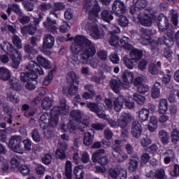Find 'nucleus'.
Instances as JSON below:
<instances>
[{
  "label": "nucleus",
  "instance_id": "f257e3e1",
  "mask_svg": "<svg viewBox=\"0 0 179 179\" xmlns=\"http://www.w3.org/2000/svg\"><path fill=\"white\" fill-rule=\"evenodd\" d=\"M73 54L78 55L81 51L80 59L83 64H87L89 58L96 55V45L90 39L82 35H78L74 38V43L71 45Z\"/></svg>",
  "mask_w": 179,
  "mask_h": 179
},
{
  "label": "nucleus",
  "instance_id": "f03ea898",
  "mask_svg": "<svg viewBox=\"0 0 179 179\" xmlns=\"http://www.w3.org/2000/svg\"><path fill=\"white\" fill-rule=\"evenodd\" d=\"M69 114V106L66 105V99L62 98L59 101V106H55L51 110V117L48 120L50 128H55L58 125V115H67Z\"/></svg>",
  "mask_w": 179,
  "mask_h": 179
},
{
  "label": "nucleus",
  "instance_id": "7ed1b4c3",
  "mask_svg": "<svg viewBox=\"0 0 179 179\" xmlns=\"http://www.w3.org/2000/svg\"><path fill=\"white\" fill-rule=\"evenodd\" d=\"M0 46L4 52H6L8 55L11 56L12 68H14V69H18L19 65H20V62L22 59V53H20L19 50L15 49L13 45L9 42L4 41L1 43Z\"/></svg>",
  "mask_w": 179,
  "mask_h": 179
},
{
  "label": "nucleus",
  "instance_id": "20e7f679",
  "mask_svg": "<svg viewBox=\"0 0 179 179\" xmlns=\"http://www.w3.org/2000/svg\"><path fill=\"white\" fill-rule=\"evenodd\" d=\"M83 8L85 9V10H90V20L96 22V18L99 17V13L101 10L99 1H97V0L94 1L91 0H85L84 1Z\"/></svg>",
  "mask_w": 179,
  "mask_h": 179
},
{
  "label": "nucleus",
  "instance_id": "39448f33",
  "mask_svg": "<svg viewBox=\"0 0 179 179\" xmlns=\"http://www.w3.org/2000/svg\"><path fill=\"white\" fill-rule=\"evenodd\" d=\"M82 120V113L79 110H72L70 113V121L66 125L64 124L61 129L63 132L69 131L71 134L76 130V122Z\"/></svg>",
  "mask_w": 179,
  "mask_h": 179
},
{
  "label": "nucleus",
  "instance_id": "423d86ee",
  "mask_svg": "<svg viewBox=\"0 0 179 179\" xmlns=\"http://www.w3.org/2000/svg\"><path fill=\"white\" fill-rule=\"evenodd\" d=\"M58 19V14H57L54 11H50L49 16L46 18V22H43V26L46 30H48V33H52V34H57L58 33V27L55 26L57 24V20Z\"/></svg>",
  "mask_w": 179,
  "mask_h": 179
},
{
  "label": "nucleus",
  "instance_id": "0eeeda50",
  "mask_svg": "<svg viewBox=\"0 0 179 179\" xmlns=\"http://www.w3.org/2000/svg\"><path fill=\"white\" fill-rule=\"evenodd\" d=\"M22 136H13L8 142V147L15 153L23 155L24 153V148L22 146Z\"/></svg>",
  "mask_w": 179,
  "mask_h": 179
},
{
  "label": "nucleus",
  "instance_id": "6e6552de",
  "mask_svg": "<svg viewBox=\"0 0 179 179\" xmlns=\"http://www.w3.org/2000/svg\"><path fill=\"white\" fill-rule=\"evenodd\" d=\"M85 27L90 30V36L94 40H101L104 38V30L96 24H92V22H89Z\"/></svg>",
  "mask_w": 179,
  "mask_h": 179
},
{
  "label": "nucleus",
  "instance_id": "1a4fd4ad",
  "mask_svg": "<svg viewBox=\"0 0 179 179\" xmlns=\"http://www.w3.org/2000/svg\"><path fill=\"white\" fill-rule=\"evenodd\" d=\"M109 33L110 34V37L109 38V44L113 47H117L120 44V37H118V33H120V28L117 26H114L113 24H110L109 27Z\"/></svg>",
  "mask_w": 179,
  "mask_h": 179
},
{
  "label": "nucleus",
  "instance_id": "9d476101",
  "mask_svg": "<svg viewBox=\"0 0 179 179\" xmlns=\"http://www.w3.org/2000/svg\"><path fill=\"white\" fill-rule=\"evenodd\" d=\"M87 107L90 110V111L95 113L99 118L107 120L106 115L103 113L104 111V104L100 103L98 105L96 103L90 102L87 104Z\"/></svg>",
  "mask_w": 179,
  "mask_h": 179
},
{
  "label": "nucleus",
  "instance_id": "9b49d317",
  "mask_svg": "<svg viewBox=\"0 0 179 179\" xmlns=\"http://www.w3.org/2000/svg\"><path fill=\"white\" fill-rule=\"evenodd\" d=\"M174 32L169 31L164 35L157 40V44L166 45V47H173L174 45Z\"/></svg>",
  "mask_w": 179,
  "mask_h": 179
},
{
  "label": "nucleus",
  "instance_id": "f8f14e48",
  "mask_svg": "<svg viewBox=\"0 0 179 179\" xmlns=\"http://www.w3.org/2000/svg\"><path fill=\"white\" fill-rule=\"evenodd\" d=\"M112 10L115 16H120L127 12V6L124 1L115 0L112 5Z\"/></svg>",
  "mask_w": 179,
  "mask_h": 179
},
{
  "label": "nucleus",
  "instance_id": "ddd939ff",
  "mask_svg": "<svg viewBox=\"0 0 179 179\" xmlns=\"http://www.w3.org/2000/svg\"><path fill=\"white\" fill-rule=\"evenodd\" d=\"M134 73L125 70L122 75V87H124V89H129L131 83L134 82Z\"/></svg>",
  "mask_w": 179,
  "mask_h": 179
},
{
  "label": "nucleus",
  "instance_id": "4468645a",
  "mask_svg": "<svg viewBox=\"0 0 179 179\" xmlns=\"http://www.w3.org/2000/svg\"><path fill=\"white\" fill-rule=\"evenodd\" d=\"M55 43V38L50 34H46L43 37V50H51L54 47Z\"/></svg>",
  "mask_w": 179,
  "mask_h": 179
},
{
  "label": "nucleus",
  "instance_id": "2eb2a0df",
  "mask_svg": "<svg viewBox=\"0 0 179 179\" xmlns=\"http://www.w3.org/2000/svg\"><path fill=\"white\" fill-rule=\"evenodd\" d=\"M26 69L29 71V73H38V75H44V71L35 62L31 61L26 66Z\"/></svg>",
  "mask_w": 179,
  "mask_h": 179
},
{
  "label": "nucleus",
  "instance_id": "dca6fc26",
  "mask_svg": "<svg viewBox=\"0 0 179 179\" xmlns=\"http://www.w3.org/2000/svg\"><path fill=\"white\" fill-rule=\"evenodd\" d=\"M150 30L146 28H141L140 29L141 43L144 45H148L150 43Z\"/></svg>",
  "mask_w": 179,
  "mask_h": 179
},
{
  "label": "nucleus",
  "instance_id": "f3484780",
  "mask_svg": "<svg viewBox=\"0 0 179 179\" xmlns=\"http://www.w3.org/2000/svg\"><path fill=\"white\" fill-rule=\"evenodd\" d=\"M131 132L132 136L138 139L142 135V125L138 121H134L131 124Z\"/></svg>",
  "mask_w": 179,
  "mask_h": 179
},
{
  "label": "nucleus",
  "instance_id": "a211bd4d",
  "mask_svg": "<svg viewBox=\"0 0 179 179\" xmlns=\"http://www.w3.org/2000/svg\"><path fill=\"white\" fill-rule=\"evenodd\" d=\"M169 20L164 15L158 17V27L160 31H166L169 29Z\"/></svg>",
  "mask_w": 179,
  "mask_h": 179
},
{
  "label": "nucleus",
  "instance_id": "6ab92c4d",
  "mask_svg": "<svg viewBox=\"0 0 179 179\" xmlns=\"http://www.w3.org/2000/svg\"><path fill=\"white\" fill-rule=\"evenodd\" d=\"M141 24L142 26H145L146 27H150L152 26V17L148 15H142V14H138L137 15Z\"/></svg>",
  "mask_w": 179,
  "mask_h": 179
},
{
  "label": "nucleus",
  "instance_id": "aec40b11",
  "mask_svg": "<svg viewBox=\"0 0 179 179\" xmlns=\"http://www.w3.org/2000/svg\"><path fill=\"white\" fill-rule=\"evenodd\" d=\"M160 69H162V62H157V66L154 63H150L148 65V70L149 73H150V75L159 74Z\"/></svg>",
  "mask_w": 179,
  "mask_h": 179
},
{
  "label": "nucleus",
  "instance_id": "412c9836",
  "mask_svg": "<svg viewBox=\"0 0 179 179\" xmlns=\"http://www.w3.org/2000/svg\"><path fill=\"white\" fill-rule=\"evenodd\" d=\"M109 85L112 90L115 92V93H120L121 86H122V83L118 78H113L110 80Z\"/></svg>",
  "mask_w": 179,
  "mask_h": 179
},
{
  "label": "nucleus",
  "instance_id": "4be33fe9",
  "mask_svg": "<svg viewBox=\"0 0 179 179\" xmlns=\"http://www.w3.org/2000/svg\"><path fill=\"white\" fill-rule=\"evenodd\" d=\"M36 60L38 64L45 68V69H50L51 68V62L47 59L45 57H43V55H39L36 57Z\"/></svg>",
  "mask_w": 179,
  "mask_h": 179
},
{
  "label": "nucleus",
  "instance_id": "5701e85b",
  "mask_svg": "<svg viewBox=\"0 0 179 179\" xmlns=\"http://www.w3.org/2000/svg\"><path fill=\"white\" fill-rule=\"evenodd\" d=\"M129 57L134 62H138L143 57V52L138 49H133L131 50Z\"/></svg>",
  "mask_w": 179,
  "mask_h": 179
},
{
  "label": "nucleus",
  "instance_id": "b1692460",
  "mask_svg": "<svg viewBox=\"0 0 179 179\" xmlns=\"http://www.w3.org/2000/svg\"><path fill=\"white\" fill-rule=\"evenodd\" d=\"M125 99L122 96H119L113 102L114 110L117 111V113H120L122 106H124V101Z\"/></svg>",
  "mask_w": 179,
  "mask_h": 179
},
{
  "label": "nucleus",
  "instance_id": "393cba45",
  "mask_svg": "<svg viewBox=\"0 0 179 179\" xmlns=\"http://www.w3.org/2000/svg\"><path fill=\"white\" fill-rule=\"evenodd\" d=\"M74 177L76 179H83L85 177V167L82 165H78L74 168Z\"/></svg>",
  "mask_w": 179,
  "mask_h": 179
},
{
  "label": "nucleus",
  "instance_id": "a878e982",
  "mask_svg": "<svg viewBox=\"0 0 179 179\" xmlns=\"http://www.w3.org/2000/svg\"><path fill=\"white\" fill-rule=\"evenodd\" d=\"M113 12L110 10H103L101 13V18L103 22H107V23H110V20L114 19L113 16Z\"/></svg>",
  "mask_w": 179,
  "mask_h": 179
},
{
  "label": "nucleus",
  "instance_id": "bb28decb",
  "mask_svg": "<svg viewBox=\"0 0 179 179\" xmlns=\"http://www.w3.org/2000/svg\"><path fill=\"white\" fill-rule=\"evenodd\" d=\"M164 163L166 164H169L171 162H174V159H176V155L174 152L171 150H167L164 154Z\"/></svg>",
  "mask_w": 179,
  "mask_h": 179
},
{
  "label": "nucleus",
  "instance_id": "cd10ccee",
  "mask_svg": "<svg viewBox=\"0 0 179 179\" xmlns=\"http://www.w3.org/2000/svg\"><path fill=\"white\" fill-rule=\"evenodd\" d=\"M160 87H162L160 83L157 82L154 84L151 91L152 99H159L160 97Z\"/></svg>",
  "mask_w": 179,
  "mask_h": 179
},
{
  "label": "nucleus",
  "instance_id": "c85d7f7f",
  "mask_svg": "<svg viewBox=\"0 0 179 179\" xmlns=\"http://www.w3.org/2000/svg\"><path fill=\"white\" fill-rule=\"evenodd\" d=\"M38 76L34 73H22L20 74V80L22 82H29L33 79H37Z\"/></svg>",
  "mask_w": 179,
  "mask_h": 179
},
{
  "label": "nucleus",
  "instance_id": "c756f323",
  "mask_svg": "<svg viewBox=\"0 0 179 179\" xmlns=\"http://www.w3.org/2000/svg\"><path fill=\"white\" fill-rule=\"evenodd\" d=\"M67 82L69 83H76L77 85L79 84V76L76 75V73L74 71H69L66 76Z\"/></svg>",
  "mask_w": 179,
  "mask_h": 179
},
{
  "label": "nucleus",
  "instance_id": "7c9ffc66",
  "mask_svg": "<svg viewBox=\"0 0 179 179\" xmlns=\"http://www.w3.org/2000/svg\"><path fill=\"white\" fill-rule=\"evenodd\" d=\"M7 100L13 104H18L20 101L19 96L16 94V92L15 91H10L7 93Z\"/></svg>",
  "mask_w": 179,
  "mask_h": 179
},
{
  "label": "nucleus",
  "instance_id": "2f4dec72",
  "mask_svg": "<svg viewBox=\"0 0 179 179\" xmlns=\"http://www.w3.org/2000/svg\"><path fill=\"white\" fill-rule=\"evenodd\" d=\"M169 110V103L167 102V99H162L159 100V114H166V112Z\"/></svg>",
  "mask_w": 179,
  "mask_h": 179
},
{
  "label": "nucleus",
  "instance_id": "473e14b6",
  "mask_svg": "<svg viewBox=\"0 0 179 179\" xmlns=\"http://www.w3.org/2000/svg\"><path fill=\"white\" fill-rule=\"evenodd\" d=\"M158 136L159 139H161V142L163 143V145H167V143H169L170 135L166 132V130H160L159 131Z\"/></svg>",
  "mask_w": 179,
  "mask_h": 179
},
{
  "label": "nucleus",
  "instance_id": "72a5a7b5",
  "mask_svg": "<svg viewBox=\"0 0 179 179\" xmlns=\"http://www.w3.org/2000/svg\"><path fill=\"white\" fill-rule=\"evenodd\" d=\"M52 103H54V101L51 98L48 96L45 97L41 103L43 110H50L52 107Z\"/></svg>",
  "mask_w": 179,
  "mask_h": 179
},
{
  "label": "nucleus",
  "instance_id": "f704fd0d",
  "mask_svg": "<svg viewBox=\"0 0 179 179\" xmlns=\"http://www.w3.org/2000/svg\"><path fill=\"white\" fill-rule=\"evenodd\" d=\"M13 10L16 15H22V10H20V7L19 5L16 3H13V5H9L6 13H8V16H10V13Z\"/></svg>",
  "mask_w": 179,
  "mask_h": 179
},
{
  "label": "nucleus",
  "instance_id": "c9c22d12",
  "mask_svg": "<svg viewBox=\"0 0 179 179\" xmlns=\"http://www.w3.org/2000/svg\"><path fill=\"white\" fill-rule=\"evenodd\" d=\"M0 79L9 80L10 79V71L6 68H0Z\"/></svg>",
  "mask_w": 179,
  "mask_h": 179
},
{
  "label": "nucleus",
  "instance_id": "e433bc0d",
  "mask_svg": "<svg viewBox=\"0 0 179 179\" xmlns=\"http://www.w3.org/2000/svg\"><path fill=\"white\" fill-rule=\"evenodd\" d=\"M65 176L68 179L72 178V162L71 161L66 162Z\"/></svg>",
  "mask_w": 179,
  "mask_h": 179
},
{
  "label": "nucleus",
  "instance_id": "4c0bfd02",
  "mask_svg": "<svg viewBox=\"0 0 179 179\" xmlns=\"http://www.w3.org/2000/svg\"><path fill=\"white\" fill-rule=\"evenodd\" d=\"M83 143L86 146H90L92 143H93V136L90 132H87L84 134V139H83Z\"/></svg>",
  "mask_w": 179,
  "mask_h": 179
},
{
  "label": "nucleus",
  "instance_id": "58836bf2",
  "mask_svg": "<svg viewBox=\"0 0 179 179\" xmlns=\"http://www.w3.org/2000/svg\"><path fill=\"white\" fill-rule=\"evenodd\" d=\"M138 159L136 158L130 159L129 162V171H131V173H134L137 169H138Z\"/></svg>",
  "mask_w": 179,
  "mask_h": 179
},
{
  "label": "nucleus",
  "instance_id": "ea45409f",
  "mask_svg": "<svg viewBox=\"0 0 179 179\" xmlns=\"http://www.w3.org/2000/svg\"><path fill=\"white\" fill-rule=\"evenodd\" d=\"M141 121H148L149 118V110L146 108H142L138 113Z\"/></svg>",
  "mask_w": 179,
  "mask_h": 179
},
{
  "label": "nucleus",
  "instance_id": "a19ab883",
  "mask_svg": "<svg viewBox=\"0 0 179 179\" xmlns=\"http://www.w3.org/2000/svg\"><path fill=\"white\" fill-rule=\"evenodd\" d=\"M55 69H53L50 71L48 72V76L45 78L44 80H43V85L44 86H48V85H50V83H51V82L52 81V79H54V72H55Z\"/></svg>",
  "mask_w": 179,
  "mask_h": 179
},
{
  "label": "nucleus",
  "instance_id": "79ce46f5",
  "mask_svg": "<svg viewBox=\"0 0 179 179\" xmlns=\"http://www.w3.org/2000/svg\"><path fill=\"white\" fill-rule=\"evenodd\" d=\"M104 153H106V150H104V149H100L96 150L95 152L92 154V162L94 163H96L100 156H103Z\"/></svg>",
  "mask_w": 179,
  "mask_h": 179
},
{
  "label": "nucleus",
  "instance_id": "37998d69",
  "mask_svg": "<svg viewBox=\"0 0 179 179\" xmlns=\"http://www.w3.org/2000/svg\"><path fill=\"white\" fill-rule=\"evenodd\" d=\"M9 85H10L11 89L16 90L17 92L22 90V85H20L16 79L10 80Z\"/></svg>",
  "mask_w": 179,
  "mask_h": 179
},
{
  "label": "nucleus",
  "instance_id": "c03bdc74",
  "mask_svg": "<svg viewBox=\"0 0 179 179\" xmlns=\"http://www.w3.org/2000/svg\"><path fill=\"white\" fill-rule=\"evenodd\" d=\"M133 99L138 103V104H140L142 106V104L145 103V101H146V98L139 94L135 93L133 95Z\"/></svg>",
  "mask_w": 179,
  "mask_h": 179
},
{
  "label": "nucleus",
  "instance_id": "a18cd8bd",
  "mask_svg": "<svg viewBox=\"0 0 179 179\" xmlns=\"http://www.w3.org/2000/svg\"><path fill=\"white\" fill-rule=\"evenodd\" d=\"M132 61H134V59L128 58V56H124L123 57V62L128 69H134V64Z\"/></svg>",
  "mask_w": 179,
  "mask_h": 179
},
{
  "label": "nucleus",
  "instance_id": "49530a36",
  "mask_svg": "<svg viewBox=\"0 0 179 179\" xmlns=\"http://www.w3.org/2000/svg\"><path fill=\"white\" fill-rule=\"evenodd\" d=\"M118 23L120 26H122V27H127L129 22L128 21V19L127 18V17H125V15H122V14H121L120 15H119Z\"/></svg>",
  "mask_w": 179,
  "mask_h": 179
},
{
  "label": "nucleus",
  "instance_id": "de8ad7c7",
  "mask_svg": "<svg viewBox=\"0 0 179 179\" xmlns=\"http://www.w3.org/2000/svg\"><path fill=\"white\" fill-rule=\"evenodd\" d=\"M31 138L34 142H40L41 141V136L40 135V132H38V129H34L32 130Z\"/></svg>",
  "mask_w": 179,
  "mask_h": 179
},
{
  "label": "nucleus",
  "instance_id": "09e8293b",
  "mask_svg": "<svg viewBox=\"0 0 179 179\" xmlns=\"http://www.w3.org/2000/svg\"><path fill=\"white\" fill-rule=\"evenodd\" d=\"M12 41L13 43L14 44V45H15V47H17V48H22V40L20 39V37H19L17 35H14L12 37Z\"/></svg>",
  "mask_w": 179,
  "mask_h": 179
},
{
  "label": "nucleus",
  "instance_id": "8fccbe9b",
  "mask_svg": "<svg viewBox=\"0 0 179 179\" xmlns=\"http://www.w3.org/2000/svg\"><path fill=\"white\" fill-rule=\"evenodd\" d=\"M120 45L123 48H125L126 50H129L131 48V44H129V38L127 37H123L120 39Z\"/></svg>",
  "mask_w": 179,
  "mask_h": 179
},
{
  "label": "nucleus",
  "instance_id": "3c124183",
  "mask_svg": "<svg viewBox=\"0 0 179 179\" xmlns=\"http://www.w3.org/2000/svg\"><path fill=\"white\" fill-rule=\"evenodd\" d=\"M116 157L117 159L118 163H124L125 160H128V154L122 151V152L117 154Z\"/></svg>",
  "mask_w": 179,
  "mask_h": 179
},
{
  "label": "nucleus",
  "instance_id": "603ef678",
  "mask_svg": "<svg viewBox=\"0 0 179 179\" xmlns=\"http://www.w3.org/2000/svg\"><path fill=\"white\" fill-rule=\"evenodd\" d=\"M148 59H142L138 64V69L142 72L146 71V66H148Z\"/></svg>",
  "mask_w": 179,
  "mask_h": 179
},
{
  "label": "nucleus",
  "instance_id": "864d4df0",
  "mask_svg": "<svg viewBox=\"0 0 179 179\" xmlns=\"http://www.w3.org/2000/svg\"><path fill=\"white\" fill-rule=\"evenodd\" d=\"M141 146L142 148H148L150 145H152V140L148 137L143 138L140 140Z\"/></svg>",
  "mask_w": 179,
  "mask_h": 179
},
{
  "label": "nucleus",
  "instance_id": "5fc2aeb1",
  "mask_svg": "<svg viewBox=\"0 0 179 179\" xmlns=\"http://www.w3.org/2000/svg\"><path fill=\"white\" fill-rule=\"evenodd\" d=\"M137 92L140 93V94H145V93L149 92V87L145 84H141V85L137 87Z\"/></svg>",
  "mask_w": 179,
  "mask_h": 179
},
{
  "label": "nucleus",
  "instance_id": "6e6d98bb",
  "mask_svg": "<svg viewBox=\"0 0 179 179\" xmlns=\"http://www.w3.org/2000/svg\"><path fill=\"white\" fill-rule=\"evenodd\" d=\"M24 50L25 52H27V54H37V50L34 49V47L29 44H25L24 45Z\"/></svg>",
  "mask_w": 179,
  "mask_h": 179
},
{
  "label": "nucleus",
  "instance_id": "4d7b16f0",
  "mask_svg": "<svg viewBox=\"0 0 179 179\" xmlns=\"http://www.w3.org/2000/svg\"><path fill=\"white\" fill-rule=\"evenodd\" d=\"M120 118L122 119V120L126 122L127 124H129V122L132 121V116H131V114H129V113H122Z\"/></svg>",
  "mask_w": 179,
  "mask_h": 179
},
{
  "label": "nucleus",
  "instance_id": "13d9d810",
  "mask_svg": "<svg viewBox=\"0 0 179 179\" xmlns=\"http://www.w3.org/2000/svg\"><path fill=\"white\" fill-rule=\"evenodd\" d=\"M66 151H62L60 150H57L55 152L56 159H59L60 160H65L66 159Z\"/></svg>",
  "mask_w": 179,
  "mask_h": 179
},
{
  "label": "nucleus",
  "instance_id": "bf43d9fd",
  "mask_svg": "<svg viewBox=\"0 0 179 179\" xmlns=\"http://www.w3.org/2000/svg\"><path fill=\"white\" fill-rule=\"evenodd\" d=\"M19 171L22 176H29L30 174V169L26 165H22L19 167Z\"/></svg>",
  "mask_w": 179,
  "mask_h": 179
},
{
  "label": "nucleus",
  "instance_id": "052dcab7",
  "mask_svg": "<svg viewBox=\"0 0 179 179\" xmlns=\"http://www.w3.org/2000/svg\"><path fill=\"white\" fill-rule=\"evenodd\" d=\"M148 2L146 0H137L135 3L136 8L138 9H143L147 6Z\"/></svg>",
  "mask_w": 179,
  "mask_h": 179
},
{
  "label": "nucleus",
  "instance_id": "680f3d73",
  "mask_svg": "<svg viewBox=\"0 0 179 179\" xmlns=\"http://www.w3.org/2000/svg\"><path fill=\"white\" fill-rule=\"evenodd\" d=\"M104 138L107 141H110V139L113 138V136H114V133H113V131L110 129H106L103 131Z\"/></svg>",
  "mask_w": 179,
  "mask_h": 179
},
{
  "label": "nucleus",
  "instance_id": "e2e57ef3",
  "mask_svg": "<svg viewBox=\"0 0 179 179\" xmlns=\"http://www.w3.org/2000/svg\"><path fill=\"white\" fill-rule=\"evenodd\" d=\"M128 176L127 170L124 169H118L117 179H126Z\"/></svg>",
  "mask_w": 179,
  "mask_h": 179
},
{
  "label": "nucleus",
  "instance_id": "0e129e2a",
  "mask_svg": "<svg viewBox=\"0 0 179 179\" xmlns=\"http://www.w3.org/2000/svg\"><path fill=\"white\" fill-rule=\"evenodd\" d=\"M171 141L173 143L178 142L179 141V131L177 129H174L171 132Z\"/></svg>",
  "mask_w": 179,
  "mask_h": 179
},
{
  "label": "nucleus",
  "instance_id": "69168bd1",
  "mask_svg": "<svg viewBox=\"0 0 179 179\" xmlns=\"http://www.w3.org/2000/svg\"><path fill=\"white\" fill-rule=\"evenodd\" d=\"M57 150H62L63 152H66L68 150V144L64 141H60L57 144Z\"/></svg>",
  "mask_w": 179,
  "mask_h": 179
},
{
  "label": "nucleus",
  "instance_id": "338daca9",
  "mask_svg": "<svg viewBox=\"0 0 179 179\" xmlns=\"http://www.w3.org/2000/svg\"><path fill=\"white\" fill-rule=\"evenodd\" d=\"M78 87L75 86L73 84H71L68 88V93L70 96H75L78 92Z\"/></svg>",
  "mask_w": 179,
  "mask_h": 179
},
{
  "label": "nucleus",
  "instance_id": "774afa93",
  "mask_svg": "<svg viewBox=\"0 0 179 179\" xmlns=\"http://www.w3.org/2000/svg\"><path fill=\"white\" fill-rule=\"evenodd\" d=\"M71 29V27L66 22H63L62 25L60 26V31L61 33H66V31H69Z\"/></svg>",
  "mask_w": 179,
  "mask_h": 179
}]
</instances>
